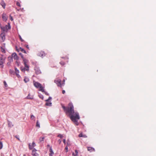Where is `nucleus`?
I'll use <instances>...</instances> for the list:
<instances>
[{"label":"nucleus","mask_w":156,"mask_h":156,"mask_svg":"<svg viewBox=\"0 0 156 156\" xmlns=\"http://www.w3.org/2000/svg\"><path fill=\"white\" fill-rule=\"evenodd\" d=\"M30 116H31V119H32V120L34 119H35V117L33 115H32L31 114Z\"/></svg>","instance_id":"34"},{"label":"nucleus","mask_w":156,"mask_h":156,"mask_svg":"<svg viewBox=\"0 0 156 156\" xmlns=\"http://www.w3.org/2000/svg\"><path fill=\"white\" fill-rule=\"evenodd\" d=\"M63 143L65 144L66 143V139H64L63 140Z\"/></svg>","instance_id":"48"},{"label":"nucleus","mask_w":156,"mask_h":156,"mask_svg":"<svg viewBox=\"0 0 156 156\" xmlns=\"http://www.w3.org/2000/svg\"><path fill=\"white\" fill-rule=\"evenodd\" d=\"M62 58H64V57H62Z\"/></svg>","instance_id":"63"},{"label":"nucleus","mask_w":156,"mask_h":156,"mask_svg":"<svg viewBox=\"0 0 156 156\" xmlns=\"http://www.w3.org/2000/svg\"><path fill=\"white\" fill-rule=\"evenodd\" d=\"M27 98L28 99H33V97L31 96L30 97V94H28V95L27 97Z\"/></svg>","instance_id":"23"},{"label":"nucleus","mask_w":156,"mask_h":156,"mask_svg":"<svg viewBox=\"0 0 156 156\" xmlns=\"http://www.w3.org/2000/svg\"><path fill=\"white\" fill-rule=\"evenodd\" d=\"M6 30H9L11 29V26L10 25V24L9 23H8V25H6L5 26V27Z\"/></svg>","instance_id":"13"},{"label":"nucleus","mask_w":156,"mask_h":156,"mask_svg":"<svg viewBox=\"0 0 156 156\" xmlns=\"http://www.w3.org/2000/svg\"><path fill=\"white\" fill-rule=\"evenodd\" d=\"M26 47L28 48V49H29V46H28V45H27L26 46Z\"/></svg>","instance_id":"58"},{"label":"nucleus","mask_w":156,"mask_h":156,"mask_svg":"<svg viewBox=\"0 0 156 156\" xmlns=\"http://www.w3.org/2000/svg\"><path fill=\"white\" fill-rule=\"evenodd\" d=\"M62 108L66 114H68L71 120L76 125H78V120L80 119L79 114L78 112H75L74 107L73 104L69 103L67 107L62 105Z\"/></svg>","instance_id":"1"},{"label":"nucleus","mask_w":156,"mask_h":156,"mask_svg":"<svg viewBox=\"0 0 156 156\" xmlns=\"http://www.w3.org/2000/svg\"><path fill=\"white\" fill-rule=\"evenodd\" d=\"M36 126L37 127H39V128L40 127V123L39 122H38V120H37V121Z\"/></svg>","instance_id":"27"},{"label":"nucleus","mask_w":156,"mask_h":156,"mask_svg":"<svg viewBox=\"0 0 156 156\" xmlns=\"http://www.w3.org/2000/svg\"><path fill=\"white\" fill-rule=\"evenodd\" d=\"M60 64L62 66H64L65 64V62L63 61H61L60 62Z\"/></svg>","instance_id":"35"},{"label":"nucleus","mask_w":156,"mask_h":156,"mask_svg":"<svg viewBox=\"0 0 156 156\" xmlns=\"http://www.w3.org/2000/svg\"><path fill=\"white\" fill-rule=\"evenodd\" d=\"M33 149V150L32 151V153H34L36 152V151H37V150L35 148H34Z\"/></svg>","instance_id":"39"},{"label":"nucleus","mask_w":156,"mask_h":156,"mask_svg":"<svg viewBox=\"0 0 156 156\" xmlns=\"http://www.w3.org/2000/svg\"><path fill=\"white\" fill-rule=\"evenodd\" d=\"M66 143H67V144L68 145H69V141H68H68H67V142Z\"/></svg>","instance_id":"56"},{"label":"nucleus","mask_w":156,"mask_h":156,"mask_svg":"<svg viewBox=\"0 0 156 156\" xmlns=\"http://www.w3.org/2000/svg\"><path fill=\"white\" fill-rule=\"evenodd\" d=\"M53 154H49V156H52Z\"/></svg>","instance_id":"57"},{"label":"nucleus","mask_w":156,"mask_h":156,"mask_svg":"<svg viewBox=\"0 0 156 156\" xmlns=\"http://www.w3.org/2000/svg\"><path fill=\"white\" fill-rule=\"evenodd\" d=\"M19 55H20L21 57V58H24V57H23V55L21 53H20L19 54Z\"/></svg>","instance_id":"42"},{"label":"nucleus","mask_w":156,"mask_h":156,"mask_svg":"<svg viewBox=\"0 0 156 156\" xmlns=\"http://www.w3.org/2000/svg\"><path fill=\"white\" fill-rule=\"evenodd\" d=\"M63 82H65V80H63Z\"/></svg>","instance_id":"61"},{"label":"nucleus","mask_w":156,"mask_h":156,"mask_svg":"<svg viewBox=\"0 0 156 156\" xmlns=\"http://www.w3.org/2000/svg\"><path fill=\"white\" fill-rule=\"evenodd\" d=\"M24 81L25 83H26L29 81V80L28 78L25 77L24 79Z\"/></svg>","instance_id":"20"},{"label":"nucleus","mask_w":156,"mask_h":156,"mask_svg":"<svg viewBox=\"0 0 156 156\" xmlns=\"http://www.w3.org/2000/svg\"><path fill=\"white\" fill-rule=\"evenodd\" d=\"M10 19L12 21L13 20L12 17L11 16V15H10Z\"/></svg>","instance_id":"46"},{"label":"nucleus","mask_w":156,"mask_h":156,"mask_svg":"<svg viewBox=\"0 0 156 156\" xmlns=\"http://www.w3.org/2000/svg\"><path fill=\"white\" fill-rule=\"evenodd\" d=\"M10 62H8L7 63V65L8 66H10Z\"/></svg>","instance_id":"51"},{"label":"nucleus","mask_w":156,"mask_h":156,"mask_svg":"<svg viewBox=\"0 0 156 156\" xmlns=\"http://www.w3.org/2000/svg\"><path fill=\"white\" fill-rule=\"evenodd\" d=\"M75 153H76V155H77V156L78 155V151L77 150H75Z\"/></svg>","instance_id":"44"},{"label":"nucleus","mask_w":156,"mask_h":156,"mask_svg":"<svg viewBox=\"0 0 156 156\" xmlns=\"http://www.w3.org/2000/svg\"><path fill=\"white\" fill-rule=\"evenodd\" d=\"M87 150L89 151H90V152L93 151H95L93 147H88Z\"/></svg>","instance_id":"11"},{"label":"nucleus","mask_w":156,"mask_h":156,"mask_svg":"<svg viewBox=\"0 0 156 156\" xmlns=\"http://www.w3.org/2000/svg\"><path fill=\"white\" fill-rule=\"evenodd\" d=\"M79 137H83L84 138H86L87 137L86 135H83L82 133H80L79 135Z\"/></svg>","instance_id":"15"},{"label":"nucleus","mask_w":156,"mask_h":156,"mask_svg":"<svg viewBox=\"0 0 156 156\" xmlns=\"http://www.w3.org/2000/svg\"><path fill=\"white\" fill-rule=\"evenodd\" d=\"M36 146V144L34 142H33L32 143V147H35Z\"/></svg>","instance_id":"37"},{"label":"nucleus","mask_w":156,"mask_h":156,"mask_svg":"<svg viewBox=\"0 0 156 156\" xmlns=\"http://www.w3.org/2000/svg\"><path fill=\"white\" fill-rule=\"evenodd\" d=\"M41 84L38 82H34V86L37 88H38L41 86Z\"/></svg>","instance_id":"8"},{"label":"nucleus","mask_w":156,"mask_h":156,"mask_svg":"<svg viewBox=\"0 0 156 156\" xmlns=\"http://www.w3.org/2000/svg\"><path fill=\"white\" fill-rule=\"evenodd\" d=\"M23 156H25V155H23Z\"/></svg>","instance_id":"64"},{"label":"nucleus","mask_w":156,"mask_h":156,"mask_svg":"<svg viewBox=\"0 0 156 156\" xmlns=\"http://www.w3.org/2000/svg\"><path fill=\"white\" fill-rule=\"evenodd\" d=\"M1 23H0V27H1Z\"/></svg>","instance_id":"62"},{"label":"nucleus","mask_w":156,"mask_h":156,"mask_svg":"<svg viewBox=\"0 0 156 156\" xmlns=\"http://www.w3.org/2000/svg\"><path fill=\"white\" fill-rule=\"evenodd\" d=\"M4 63V62L0 61V67L3 68L4 66L3 64Z\"/></svg>","instance_id":"22"},{"label":"nucleus","mask_w":156,"mask_h":156,"mask_svg":"<svg viewBox=\"0 0 156 156\" xmlns=\"http://www.w3.org/2000/svg\"><path fill=\"white\" fill-rule=\"evenodd\" d=\"M8 126L9 127H12L13 126V125L12 124V122L9 121L8 120H7Z\"/></svg>","instance_id":"10"},{"label":"nucleus","mask_w":156,"mask_h":156,"mask_svg":"<svg viewBox=\"0 0 156 156\" xmlns=\"http://www.w3.org/2000/svg\"><path fill=\"white\" fill-rule=\"evenodd\" d=\"M0 5H2V6L3 8L4 9H5V8L6 4L3 0H1V2H0Z\"/></svg>","instance_id":"9"},{"label":"nucleus","mask_w":156,"mask_h":156,"mask_svg":"<svg viewBox=\"0 0 156 156\" xmlns=\"http://www.w3.org/2000/svg\"><path fill=\"white\" fill-rule=\"evenodd\" d=\"M68 148L67 146H66L65 148V149L66 150V152H67L68 151Z\"/></svg>","instance_id":"49"},{"label":"nucleus","mask_w":156,"mask_h":156,"mask_svg":"<svg viewBox=\"0 0 156 156\" xmlns=\"http://www.w3.org/2000/svg\"><path fill=\"white\" fill-rule=\"evenodd\" d=\"M49 151L50 152V154H54V152L53 151L51 147H50L49 149Z\"/></svg>","instance_id":"26"},{"label":"nucleus","mask_w":156,"mask_h":156,"mask_svg":"<svg viewBox=\"0 0 156 156\" xmlns=\"http://www.w3.org/2000/svg\"><path fill=\"white\" fill-rule=\"evenodd\" d=\"M20 50L22 52H23V53H25V54L27 53L26 51L23 48H22L20 47Z\"/></svg>","instance_id":"18"},{"label":"nucleus","mask_w":156,"mask_h":156,"mask_svg":"<svg viewBox=\"0 0 156 156\" xmlns=\"http://www.w3.org/2000/svg\"><path fill=\"white\" fill-rule=\"evenodd\" d=\"M8 59L10 62H11L13 61L12 58V57H8Z\"/></svg>","instance_id":"21"},{"label":"nucleus","mask_w":156,"mask_h":156,"mask_svg":"<svg viewBox=\"0 0 156 156\" xmlns=\"http://www.w3.org/2000/svg\"><path fill=\"white\" fill-rule=\"evenodd\" d=\"M39 88H40V89H39L40 91H41L42 92H44V87L42 86L41 85V86H40Z\"/></svg>","instance_id":"14"},{"label":"nucleus","mask_w":156,"mask_h":156,"mask_svg":"<svg viewBox=\"0 0 156 156\" xmlns=\"http://www.w3.org/2000/svg\"><path fill=\"white\" fill-rule=\"evenodd\" d=\"M1 51L3 53H5V48L3 47H1Z\"/></svg>","instance_id":"19"},{"label":"nucleus","mask_w":156,"mask_h":156,"mask_svg":"<svg viewBox=\"0 0 156 156\" xmlns=\"http://www.w3.org/2000/svg\"><path fill=\"white\" fill-rule=\"evenodd\" d=\"M16 4L17 6H19L20 7L21 6L20 3L18 2H17Z\"/></svg>","instance_id":"41"},{"label":"nucleus","mask_w":156,"mask_h":156,"mask_svg":"<svg viewBox=\"0 0 156 156\" xmlns=\"http://www.w3.org/2000/svg\"><path fill=\"white\" fill-rule=\"evenodd\" d=\"M62 84H63V85L64 84V83H63Z\"/></svg>","instance_id":"60"},{"label":"nucleus","mask_w":156,"mask_h":156,"mask_svg":"<svg viewBox=\"0 0 156 156\" xmlns=\"http://www.w3.org/2000/svg\"><path fill=\"white\" fill-rule=\"evenodd\" d=\"M47 147H50V146L49 144H48L47 145Z\"/></svg>","instance_id":"59"},{"label":"nucleus","mask_w":156,"mask_h":156,"mask_svg":"<svg viewBox=\"0 0 156 156\" xmlns=\"http://www.w3.org/2000/svg\"><path fill=\"white\" fill-rule=\"evenodd\" d=\"M1 30L2 31V32H5V30L6 29L5 27H1Z\"/></svg>","instance_id":"24"},{"label":"nucleus","mask_w":156,"mask_h":156,"mask_svg":"<svg viewBox=\"0 0 156 156\" xmlns=\"http://www.w3.org/2000/svg\"><path fill=\"white\" fill-rule=\"evenodd\" d=\"M32 154L34 156H39L38 154L36 152L32 153Z\"/></svg>","instance_id":"29"},{"label":"nucleus","mask_w":156,"mask_h":156,"mask_svg":"<svg viewBox=\"0 0 156 156\" xmlns=\"http://www.w3.org/2000/svg\"><path fill=\"white\" fill-rule=\"evenodd\" d=\"M16 75L17 76L18 78H19V77H20V75L19 74V73H18V74H16Z\"/></svg>","instance_id":"52"},{"label":"nucleus","mask_w":156,"mask_h":156,"mask_svg":"<svg viewBox=\"0 0 156 156\" xmlns=\"http://www.w3.org/2000/svg\"><path fill=\"white\" fill-rule=\"evenodd\" d=\"M15 70L16 74L19 73V71L16 68H15Z\"/></svg>","instance_id":"28"},{"label":"nucleus","mask_w":156,"mask_h":156,"mask_svg":"<svg viewBox=\"0 0 156 156\" xmlns=\"http://www.w3.org/2000/svg\"><path fill=\"white\" fill-rule=\"evenodd\" d=\"M4 85L5 87H7V85L5 81H4L3 82Z\"/></svg>","instance_id":"38"},{"label":"nucleus","mask_w":156,"mask_h":156,"mask_svg":"<svg viewBox=\"0 0 156 156\" xmlns=\"http://www.w3.org/2000/svg\"><path fill=\"white\" fill-rule=\"evenodd\" d=\"M44 137H40L39 138V143H41L44 140Z\"/></svg>","instance_id":"16"},{"label":"nucleus","mask_w":156,"mask_h":156,"mask_svg":"<svg viewBox=\"0 0 156 156\" xmlns=\"http://www.w3.org/2000/svg\"><path fill=\"white\" fill-rule=\"evenodd\" d=\"M1 55L2 56L0 57V61H2V62H4L5 63V58L3 57V55Z\"/></svg>","instance_id":"12"},{"label":"nucleus","mask_w":156,"mask_h":156,"mask_svg":"<svg viewBox=\"0 0 156 156\" xmlns=\"http://www.w3.org/2000/svg\"><path fill=\"white\" fill-rule=\"evenodd\" d=\"M58 142L60 144L62 142V140L61 139H59L58 141Z\"/></svg>","instance_id":"47"},{"label":"nucleus","mask_w":156,"mask_h":156,"mask_svg":"<svg viewBox=\"0 0 156 156\" xmlns=\"http://www.w3.org/2000/svg\"><path fill=\"white\" fill-rule=\"evenodd\" d=\"M54 82L57 85L60 87H62V84L61 83V80L60 79H58V80H55Z\"/></svg>","instance_id":"2"},{"label":"nucleus","mask_w":156,"mask_h":156,"mask_svg":"<svg viewBox=\"0 0 156 156\" xmlns=\"http://www.w3.org/2000/svg\"><path fill=\"white\" fill-rule=\"evenodd\" d=\"M52 99V98L51 97H49L47 100H46V101H49L51 100Z\"/></svg>","instance_id":"40"},{"label":"nucleus","mask_w":156,"mask_h":156,"mask_svg":"<svg viewBox=\"0 0 156 156\" xmlns=\"http://www.w3.org/2000/svg\"><path fill=\"white\" fill-rule=\"evenodd\" d=\"M39 97H40V98L42 99H44V97H43V96L41 94H39Z\"/></svg>","instance_id":"32"},{"label":"nucleus","mask_w":156,"mask_h":156,"mask_svg":"<svg viewBox=\"0 0 156 156\" xmlns=\"http://www.w3.org/2000/svg\"><path fill=\"white\" fill-rule=\"evenodd\" d=\"M5 44L3 43V47L5 48Z\"/></svg>","instance_id":"55"},{"label":"nucleus","mask_w":156,"mask_h":156,"mask_svg":"<svg viewBox=\"0 0 156 156\" xmlns=\"http://www.w3.org/2000/svg\"><path fill=\"white\" fill-rule=\"evenodd\" d=\"M57 136L59 137H60L61 138H62L63 137V136L62 135L60 134H59Z\"/></svg>","instance_id":"33"},{"label":"nucleus","mask_w":156,"mask_h":156,"mask_svg":"<svg viewBox=\"0 0 156 156\" xmlns=\"http://www.w3.org/2000/svg\"><path fill=\"white\" fill-rule=\"evenodd\" d=\"M3 146V144L2 142H0V149H2Z\"/></svg>","instance_id":"36"},{"label":"nucleus","mask_w":156,"mask_h":156,"mask_svg":"<svg viewBox=\"0 0 156 156\" xmlns=\"http://www.w3.org/2000/svg\"><path fill=\"white\" fill-rule=\"evenodd\" d=\"M2 17L3 20L5 21H6L7 20V16L6 14L3 13L2 15Z\"/></svg>","instance_id":"6"},{"label":"nucleus","mask_w":156,"mask_h":156,"mask_svg":"<svg viewBox=\"0 0 156 156\" xmlns=\"http://www.w3.org/2000/svg\"><path fill=\"white\" fill-rule=\"evenodd\" d=\"M5 32H2L0 34V37L1 38L2 41L4 42L5 39Z\"/></svg>","instance_id":"3"},{"label":"nucleus","mask_w":156,"mask_h":156,"mask_svg":"<svg viewBox=\"0 0 156 156\" xmlns=\"http://www.w3.org/2000/svg\"><path fill=\"white\" fill-rule=\"evenodd\" d=\"M72 155L73 156H77V155L75 154L74 152L72 153Z\"/></svg>","instance_id":"50"},{"label":"nucleus","mask_w":156,"mask_h":156,"mask_svg":"<svg viewBox=\"0 0 156 156\" xmlns=\"http://www.w3.org/2000/svg\"><path fill=\"white\" fill-rule=\"evenodd\" d=\"M24 62V64H27V63L28 62V60L26 59V58H22Z\"/></svg>","instance_id":"25"},{"label":"nucleus","mask_w":156,"mask_h":156,"mask_svg":"<svg viewBox=\"0 0 156 156\" xmlns=\"http://www.w3.org/2000/svg\"><path fill=\"white\" fill-rule=\"evenodd\" d=\"M47 102L45 103V105L47 106H51L52 103L49 101H47Z\"/></svg>","instance_id":"17"},{"label":"nucleus","mask_w":156,"mask_h":156,"mask_svg":"<svg viewBox=\"0 0 156 156\" xmlns=\"http://www.w3.org/2000/svg\"><path fill=\"white\" fill-rule=\"evenodd\" d=\"M29 147L30 150H32L33 149V147H32V146H31L30 144H29Z\"/></svg>","instance_id":"31"},{"label":"nucleus","mask_w":156,"mask_h":156,"mask_svg":"<svg viewBox=\"0 0 156 156\" xmlns=\"http://www.w3.org/2000/svg\"><path fill=\"white\" fill-rule=\"evenodd\" d=\"M34 69L35 71V73L37 74H39L41 73V72L39 68L37 67L35 68Z\"/></svg>","instance_id":"5"},{"label":"nucleus","mask_w":156,"mask_h":156,"mask_svg":"<svg viewBox=\"0 0 156 156\" xmlns=\"http://www.w3.org/2000/svg\"><path fill=\"white\" fill-rule=\"evenodd\" d=\"M15 137L17 139L19 140H20V139L19 137H18V136L16 135L15 136Z\"/></svg>","instance_id":"53"},{"label":"nucleus","mask_w":156,"mask_h":156,"mask_svg":"<svg viewBox=\"0 0 156 156\" xmlns=\"http://www.w3.org/2000/svg\"><path fill=\"white\" fill-rule=\"evenodd\" d=\"M19 37H20V41L22 42L23 41H24V40L22 39L21 36L20 35H19Z\"/></svg>","instance_id":"45"},{"label":"nucleus","mask_w":156,"mask_h":156,"mask_svg":"<svg viewBox=\"0 0 156 156\" xmlns=\"http://www.w3.org/2000/svg\"><path fill=\"white\" fill-rule=\"evenodd\" d=\"M65 93V90H62V93L63 94H64Z\"/></svg>","instance_id":"54"},{"label":"nucleus","mask_w":156,"mask_h":156,"mask_svg":"<svg viewBox=\"0 0 156 156\" xmlns=\"http://www.w3.org/2000/svg\"><path fill=\"white\" fill-rule=\"evenodd\" d=\"M44 92V94L47 95H49V94L47 92L45 91H44V92Z\"/></svg>","instance_id":"43"},{"label":"nucleus","mask_w":156,"mask_h":156,"mask_svg":"<svg viewBox=\"0 0 156 156\" xmlns=\"http://www.w3.org/2000/svg\"><path fill=\"white\" fill-rule=\"evenodd\" d=\"M24 64L25 67L27 68V69H26V70H28L29 67V66H28V65L27 64Z\"/></svg>","instance_id":"30"},{"label":"nucleus","mask_w":156,"mask_h":156,"mask_svg":"<svg viewBox=\"0 0 156 156\" xmlns=\"http://www.w3.org/2000/svg\"><path fill=\"white\" fill-rule=\"evenodd\" d=\"M46 55L44 51H41L39 52L38 54V55L42 58L44 57Z\"/></svg>","instance_id":"4"},{"label":"nucleus","mask_w":156,"mask_h":156,"mask_svg":"<svg viewBox=\"0 0 156 156\" xmlns=\"http://www.w3.org/2000/svg\"><path fill=\"white\" fill-rule=\"evenodd\" d=\"M12 57L15 60H17L18 59V57L16 53H13L12 54Z\"/></svg>","instance_id":"7"}]
</instances>
